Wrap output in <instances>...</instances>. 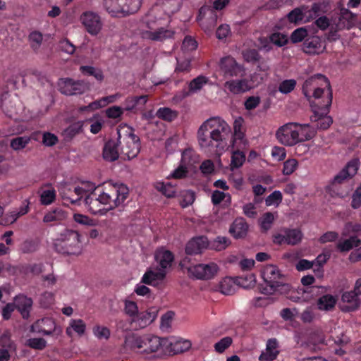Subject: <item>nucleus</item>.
Wrapping results in <instances>:
<instances>
[{"instance_id": "35", "label": "nucleus", "mask_w": 361, "mask_h": 361, "mask_svg": "<svg viewBox=\"0 0 361 361\" xmlns=\"http://www.w3.org/2000/svg\"><path fill=\"white\" fill-rule=\"evenodd\" d=\"M170 345H166L165 353L179 354L188 350L191 347V343L187 340H171Z\"/></svg>"}, {"instance_id": "46", "label": "nucleus", "mask_w": 361, "mask_h": 361, "mask_svg": "<svg viewBox=\"0 0 361 361\" xmlns=\"http://www.w3.org/2000/svg\"><path fill=\"white\" fill-rule=\"evenodd\" d=\"M287 245H295L300 243L302 238V233L300 229L298 228H285Z\"/></svg>"}, {"instance_id": "61", "label": "nucleus", "mask_w": 361, "mask_h": 361, "mask_svg": "<svg viewBox=\"0 0 361 361\" xmlns=\"http://www.w3.org/2000/svg\"><path fill=\"white\" fill-rule=\"evenodd\" d=\"M296 81L294 79L285 80L279 85V91L282 94H288L294 90Z\"/></svg>"}, {"instance_id": "24", "label": "nucleus", "mask_w": 361, "mask_h": 361, "mask_svg": "<svg viewBox=\"0 0 361 361\" xmlns=\"http://www.w3.org/2000/svg\"><path fill=\"white\" fill-rule=\"evenodd\" d=\"M224 87L231 94H240L250 90L251 86L247 79L243 78L229 80L224 83Z\"/></svg>"}, {"instance_id": "38", "label": "nucleus", "mask_w": 361, "mask_h": 361, "mask_svg": "<svg viewBox=\"0 0 361 361\" xmlns=\"http://www.w3.org/2000/svg\"><path fill=\"white\" fill-rule=\"evenodd\" d=\"M337 298L331 294H324L319 297L317 301L318 310L321 311H331L334 309Z\"/></svg>"}, {"instance_id": "33", "label": "nucleus", "mask_w": 361, "mask_h": 361, "mask_svg": "<svg viewBox=\"0 0 361 361\" xmlns=\"http://www.w3.org/2000/svg\"><path fill=\"white\" fill-rule=\"evenodd\" d=\"M166 276V271L164 269L157 271L147 270L142 277L141 283L150 286H156L158 281H163Z\"/></svg>"}, {"instance_id": "22", "label": "nucleus", "mask_w": 361, "mask_h": 361, "mask_svg": "<svg viewBox=\"0 0 361 361\" xmlns=\"http://www.w3.org/2000/svg\"><path fill=\"white\" fill-rule=\"evenodd\" d=\"M341 300L345 303L341 307V310L343 312H355L360 305L358 295L354 290L344 292L341 295Z\"/></svg>"}, {"instance_id": "43", "label": "nucleus", "mask_w": 361, "mask_h": 361, "mask_svg": "<svg viewBox=\"0 0 361 361\" xmlns=\"http://www.w3.org/2000/svg\"><path fill=\"white\" fill-rule=\"evenodd\" d=\"M42 269L43 264L42 263L25 264L18 267L20 273L25 275H28L30 274L32 275H39L42 272Z\"/></svg>"}, {"instance_id": "47", "label": "nucleus", "mask_w": 361, "mask_h": 361, "mask_svg": "<svg viewBox=\"0 0 361 361\" xmlns=\"http://www.w3.org/2000/svg\"><path fill=\"white\" fill-rule=\"evenodd\" d=\"M208 82V78L204 75L197 76L189 83V92L195 93L200 91Z\"/></svg>"}, {"instance_id": "1", "label": "nucleus", "mask_w": 361, "mask_h": 361, "mask_svg": "<svg viewBox=\"0 0 361 361\" xmlns=\"http://www.w3.org/2000/svg\"><path fill=\"white\" fill-rule=\"evenodd\" d=\"M231 134L230 126L220 117H212L204 121L197 130V141L204 153L219 157L228 147Z\"/></svg>"}, {"instance_id": "55", "label": "nucleus", "mask_w": 361, "mask_h": 361, "mask_svg": "<svg viewBox=\"0 0 361 361\" xmlns=\"http://www.w3.org/2000/svg\"><path fill=\"white\" fill-rule=\"evenodd\" d=\"M89 121L91 123L90 132L93 134L98 133L102 128L104 124V119L100 117L98 114L94 115Z\"/></svg>"}, {"instance_id": "56", "label": "nucleus", "mask_w": 361, "mask_h": 361, "mask_svg": "<svg viewBox=\"0 0 361 361\" xmlns=\"http://www.w3.org/2000/svg\"><path fill=\"white\" fill-rule=\"evenodd\" d=\"M80 70L84 75H93L99 81L104 79L102 71L93 66H82L80 68Z\"/></svg>"}, {"instance_id": "23", "label": "nucleus", "mask_w": 361, "mask_h": 361, "mask_svg": "<svg viewBox=\"0 0 361 361\" xmlns=\"http://www.w3.org/2000/svg\"><path fill=\"white\" fill-rule=\"evenodd\" d=\"M154 259L160 267V269H164L166 271L172 266L174 261V255L170 250L161 247L157 248L154 253Z\"/></svg>"}, {"instance_id": "54", "label": "nucleus", "mask_w": 361, "mask_h": 361, "mask_svg": "<svg viewBox=\"0 0 361 361\" xmlns=\"http://www.w3.org/2000/svg\"><path fill=\"white\" fill-rule=\"evenodd\" d=\"M191 173H192L190 171H189L180 163L178 166L170 173L168 178L174 179H183L188 178Z\"/></svg>"}, {"instance_id": "49", "label": "nucleus", "mask_w": 361, "mask_h": 361, "mask_svg": "<svg viewBox=\"0 0 361 361\" xmlns=\"http://www.w3.org/2000/svg\"><path fill=\"white\" fill-rule=\"evenodd\" d=\"M30 142L28 136L17 137L11 140L10 146L14 151H20L25 148Z\"/></svg>"}, {"instance_id": "44", "label": "nucleus", "mask_w": 361, "mask_h": 361, "mask_svg": "<svg viewBox=\"0 0 361 361\" xmlns=\"http://www.w3.org/2000/svg\"><path fill=\"white\" fill-rule=\"evenodd\" d=\"M233 153L231 156V168L232 170L240 167L245 161V154L241 151L243 149H238L231 146Z\"/></svg>"}, {"instance_id": "5", "label": "nucleus", "mask_w": 361, "mask_h": 361, "mask_svg": "<svg viewBox=\"0 0 361 361\" xmlns=\"http://www.w3.org/2000/svg\"><path fill=\"white\" fill-rule=\"evenodd\" d=\"M331 94L330 84L323 75L317 74L306 80L302 86V92L312 102H322L326 92Z\"/></svg>"}, {"instance_id": "18", "label": "nucleus", "mask_w": 361, "mask_h": 361, "mask_svg": "<svg viewBox=\"0 0 361 361\" xmlns=\"http://www.w3.org/2000/svg\"><path fill=\"white\" fill-rule=\"evenodd\" d=\"M56 329V323L52 318L44 317L37 320L30 326V331L42 334L44 336H51Z\"/></svg>"}, {"instance_id": "48", "label": "nucleus", "mask_w": 361, "mask_h": 361, "mask_svg": "<svg viewBox=\"0 0 361 361\" xmlns=\"http://www.w3.org/2000/svg\"><path fill=\"white\" fill-rule=\"evenodd\" d=\"M274 221V216L273 213L267 212L264 213L259 219V222L262 232H267Z\"/></svg>"}, {"instance_id": "11", "label": "nucleus", "mask_w": 361, "mask_h": 361, "mask_svg": "<svg viewBox=\"0 0 361 361\" xmlns=\"http://www.w3.org/2000/svg\"><path fill=\"white\" fill-rule=\"evenodd\" d=\"M217 18V13L214 9L207 6H202L200 9L197 20L205 32H212L216 25Z\"/></svg>"}, {"instance_id": "57", "label": "nucleus", "mask_w": 361, "mask_h": 361, "mask_svg": "<svg viewBox=\"0 0 361 361\" xmlns=\"http://www.w3.org/2000/svg\"><path fill=\"white\" fill-rule=\"evenodd\" d=\"M47 341L42 338H32L26 341L25 345L32 349L42 350L47 346Z\"/></svg>"}, {"instance_id": "4", "label": "nucleus", "mask_w": 361, "mask_h": 361, "mask_svg": "<svg viewBox=\"0 0 361 361\" xmlns=\"http://www.w3.org/2000/svg\"><path fill=\"white\" fill-rule=\"evenodd\" d=\"M54 250L66 255H78L82 252L80 233L74 230L65 229L54 240Z\"/></svg>"}, {"instance_id": "12", "label": "nucleus", "mask_w": 361, "mask_h": 361, "mask_svg": "<svg viewBox=\"0 0 361 361\" xmlns=\"http://www.w3.org/2000/svg\"><path fill=\"white\" fill-rule=\"evenodd\" d=\"M80 21L87 32L92 35H97L102 29L100 16L92 11H86L80 16Z\"/></svg>"}, {"instance_id": "36", "label": "nucleus", "mask_w": 361, "mask_h": 361, "mask_svg": "<svg viewBox=\"0 0 361 361\" xmlns=\"http://www.w3.org/2000/svg\"><path fill=\"white\" fill-rule=\"evenodd\" d=\"M145 335L130 334L125 338V346L130 350H138L141 352L142 348L145 345Z\"/></svg>"}, {"instance_id": "50", "label": "nucleus", "mask_w": 361, "mask_h": 361, "mask_svg": "<svg viewBox=\"0 0 361 361\" xmlns=\"http://www.w3.org/2000/svg\"><path fill=\"white\" fill-rule=\"evenodd\" d=\"M73 219L75 223L82 226L92 227L97 224V222L95 219L79 213L74 214Z\"/></svg>"}, {"instance_id": "52", "label": "nucleus", "mask_w": 361, "mask_h": 361, "mask_svg": "<svg viewBox=\"0 0 361 361\" xmlns=\"http://www.w3.org/2000/svg\"><path fill=\"white\" fill-rule=\"evenodd\" d=\"M177 116L176 111L167 107L159 108L157 111V116L166 121H173Z\"/></svg>"}, {"instance_id": "40", "label": "nucleus", "mask_w": 361, "mask_h": 361, "mask_svg": "<svg viewBox=\"0 0 361 361\" xmlns=\"http://www.w3.org/2000/svg\"><path fill=\"white\" fill-rule=\"evenodd\" d=\"M154 187L168 198L173 197L176 195V184H173V182H156Z\"/></svg>"}, {"instance_id": "39", "label": "nucleus", "mask_w": 361, "mask_h": 361, "mask_svg": "<svg viewBox=\"0 0 361 361\" xmlns=\"http://www.w3.org/2000/svg\"><path fill=\"white\" fill-rule=\"evenodd\" d=\"M292 288L290 284L285 282V279H281L276 283L274 287L264 288L262 293L264 294L279 293L286 296L289 294Z\"/></svg>"}, {"instance_id": "27", "label": "nucleus", "mask_w": 361, "mask_h": 361, "mask_svg": "<svg viewBox=\"0 0 361 361\" xmlns=\"http://www.w3.org/2000/svg\"><path fill=\"white\" fill-rule=\"evenodd\" d=\"M208 239L204 235L193 238L186 244L185 252L188 255H197L201 253L202 251L208 246Z\"/></svg>"}, {"instance_id": "37", "label": "nucleus", "mask_w": 361, "mask_h": 361, "mask_svg": "<svg viewBox=\"0 0 361 361\" xmlns=\"http://www.w3.org/2000/svg\"><path fill=\"white\" fill-rule=\"evenodd\" d=\"M118 147H119L118 142L113 140L107 142L103 149V158L108 161H116L120 156Z\"/></svg>"}, {"instance_id": "2", "label": "nucleus", "mask_w": 361, "mask_h": 361, "mask_svg": "<svg viewBox=\"0 0 361 361\" xmlns=\"http://www.w3.org/2000/svg\"><path fill=\"white\" fill-rule=\"evenodd\" d=\"M314 136V131L309 124L287 123L276 132L277 140L285 146H293L299 142L310 140Z\"/></svg>"}, {"instance_id": "32", "label": "nucleus", "mask_w": 361, "mask_h": 361, "mask_svg": "<svg viewBox=\"0 0 361 361\" xmlns=\"http://www.w3.org/2000/svg\"><path fill=\"white\" fill-rule=\"evenodd\" d=\"M145 342L149 343V351L154 353L161 349L165 353L166 345H170L169 338H160L157 336L146 334Z\"/></svg>"}, {"instance_id": "45", "label": "nucleus", "mask_w": 361, "mask_h": 361, "mask_svg": "<svg viewBox=\"0 0 361 361\" xmlns=\"http://www.w3.org/2000/svg\"><path fill=\"white\" fill-rule=\"evenodd\" d=\"M39 192L40 202L42 205H49L56 200V192L52 188H42Z\"/></svg>"}, {"instance_id": "58", "label": "nucleus", "mask_w": 361, "mask_h": 361, "mask_svg": "<svg viewBox=\"0 0 361 361\" xmlns=\"http://www.w3.org/2000/svg\"><path fill=\"white\" fill-rule=\"evenodd\" d=\"M302 11L301 7L295 8L287 15V18L290 23L298 25L303 23Z\"/></svg>"}, {"instance_id": "51", "label": "nucleus", "mask_w": 361, "mask_h": 361, "mask_svg": "<svg viewBox=\"0 0 361 361\" xmlns=\"http://www.w3.org/2000/svg\"><path fill=\"white\" fill-rule=\"evenodd\" d=\"M39 249V241L35 239H27L20 245V250L23 253H32Z\"/></svg>"}, {"instance_id": "42", "label": "nucleus", "mask_w": 361, "mask_h": 361, "mask_svg": "<svg viewBox=\"0 0 361 361\" xmlns=\"http://www.w3.org/2000/svg\"><path fill=\"white\" fill-rule=\"evenodd\" d=\"M219 289L224 295H232L235 293V281L231 277H225L220 281Z\"/></svg>"}, {"instance_id": "7", "label": "nucleus", "mask_w": 361, "mask_h": 361, "mask_svg": "<svg viewBox=\"0 0 361 361\" xmlns=\"http://www.w3.org/2000/svg\"><path fill=\"white\" fill-rule=\"evenodd\" d=\"M106 11L113 17H124L138 11L141 0H104Z\"/></svg>"}, {"instance_id": "9", "label": "nucleus", "mask_w": 361, "mask_h": 361, "mask_svg": "<svg viewBox=\"0 0 361 361\" xmlns=\"http://www.w3.org/2000/svg\"><path fill=\"white\" fill-rule=\"evenodd\" d=\"M142 35L144 39L161 42L171 38L174 32L171 29L160 26L159 23L154 22L147 23V29L144 30Z\"/></svg>"}, {"instance_id": "28", "label": "nucleus", "mask_w": 361, "mask_h": 361, "mask_svg": "<svg viewBox=\"0 0 361 361\" xmlns=\"http://www.w3.org/2000/svg\"><path fill=\"white\" fill-rule=\"evenodd\" d=\"M147 95L128 97L124 102V109L128 111L137 112L144 109L147 102Z\"/></svg>"}, {"instance_id": "31", "label": "nucleus", "mask_w": 361, "mask_h": 361, "mask_svg": "<svg viewBox=\"0 0 361 361\" xmlns=\"http://www.w3.org/2000/svg\"><path fill=\"white\" fill-rule=\"evenodd\" d=\"M156 317L157 314L154 312H141L131 319V323L135 324V329H143L150 324Z\"/></svg>"}, {"instance_id": "59", "label": "nucleus", "mask_w": 361, "mask_h": 361, "mask_svg": "<svg viewBox=\"0 0 361 361\" xmlns=\"http://www.w3.org/2000/svg\"><path fill=\"white\" fill-rule=\"evenodd\" d=\"M231 243V240L224 236L216 237L212 243V247L217 251L225 250Z\"/></svg>"}, {"instance_id": "26", "label": "nucleus", "mask_w": 361, "mask_h": 361, "mask_svg": "<svg viewBox=\"0 0 361 361\" xmlns=\"http://www.w3.org/2000/svg\"><path fill=\"white\" fill-rule=\"evenodd\" d=\"M360 167L358 159H353L348 161L345 166L334 177V180H345L353 178Z\"/></svg>"}, {"instance_id": "29", "label": "nucleus", "mask_w": 361, "mask_h": 361, "mask_svg": "<svg viewBox=\"0 0 361 361\" xmlns=\"http://www.w3.org/2000/svg\"><path fill=\"white\" fill-rule=\"evenodd\" d=\"M32 300L24 295H19L15 298V306L23 319H28L32 306Z\"/></svg>"}, {"instance_id": "17", "label": "nucleus", "mask_w": 361, "mask_h": 361, "mask_svg": "<svg viewBox=\"0 0 361 361\" xmlns=\"http://www.w3.org/2000/svg\"><path fill=\"white\" fill-rule=\"evenodd\" d=\"M244 119L239 116L236 118L233 123V135L231 146L238 149H245L247 145V141L245 138L243 131Z\"/></svg>"}, {"instance_id": "34", "label": "nucleus", "mask_w": 361, "mask_h": 361, "mask_svg": "<svg viewBox=\"0 0 361 361\" xmlns=\"http://www.w3.org/2000/svg\"><path fill=\"white\" fill-rule=\"evenodd\" d=\"M279 353L276 339L271 338L267 343L266 351L261 353L259 360L260 361H273L277 357Z\"/></svg>"}, {"instance_id": "19", "label": "nucleus", "mask_w": 361, "mask_h": 361, "mask_svg": "<svg viewBox=\"0 0 361 361\" xmlns=\"http://www.w3.org/2000/svg\"><path fill=\"white\" fill-rule=\"evenodd\" d=\"M262 276L266 283L265 288H273L281 279H285L279 268L273 264L267 265L262 271Z\"/></svg>"}, {"instance_id": "63", "label": "nucleus", "mask_w": 361, "mask_h": 361, "mask_svg": "<svg viewBox=\"0 0 361 361\" xmlns=\"http://www.w3.org/2000/svg\"><path fill=\"white\" fill-rule=\"evenodd\" d=\"M124 311L126 314L130 316L132 318L135 317L138 313V307L135 302L126 300L125 302Z\"/></svg>"}, {"instance_id": "21", "label": "nucleus", "mask_w": 361, "mask_h": 361, "mask_svg": "<svg viewBox=\"0 0 361 361\" xmlns=\"http://www.w3.org/2000/svg\"><path fill=\"white\" fill-rule=\"evenodd\" d=\"M200 159L199 154L193 149H185L181 154L180 163L192 173L197 171Z\"/></svg>"}, {"instance_id": "25", "label": "nucleus", "mask_w": 361, "mask_h": 361, "mask_svg": "<svg viewBox=\"0 0 361 361\" xmlns=\"http://www.w3.org/2000/svg\"><path fill=\"white\" fill-rule=\"evenodd\" d=\"M97 188H95L94 191L87 195L84 202L91 213L94 214H104L107 209L104 208L101 202L97 198Z\"/></svg>"}, {"instance_id": "62", "label": "nucleus", "mask_w": 361, "mask_h": 361, "mask_svg": "<svg viewBox=\"0 0 361 361\" xmlns=\"http://www.w3.org/2000/svg\"><path fill=\"white\" fill-rule=\"evenodd\" d=\"M199 169L204 176L213 174L215 171L214 164L210 159H207L202 161L200 165Z\"/></svg>"}, {"instance_id": "41", "label": "nucleus", "mask_w": 361, "mask_h": 361, "mask_svg": "<svg viewBox=\"0 0 361 361\" xmlns=\"http://www.w3.org/2000/svg\"><path fill=\"white\" fill-rule=\"evenodd\" d=\"M159 5L167 15H171L179 10L181 0H159Z\"/></svg>"}, {"instance_id": "10", "label": "nucleus", "mask_w": 361, "mask_h": 361, "mask_svg": "<svg viewBox=\"0 0 361 361\" xmlns=\"http://www.w3.org/2000/svg\"><path fill=\"white\" fill-rule=\"evenodd\" d=\"M219 271L218 265L214 262L198 264L188 268V272L197 279L209 280L213 279Z\"/></svg>"}, {"instance_id": "3", "label": "nucleus", "mask_w": 361, "mask_h": 361, "mask_svg": "<svg viewBox=\"0 0 361 361\" xmlns=\"http://www.w3.org/2000/svg\"><path fill=\"white\" fill-rule=\"evenodd\" d=\"M118 145L120 157L123 159H132L140 152V139L134 134L133 130L128 126H121L118 130Z\"/></svg>"}, {"instance_id": "20", "label": "nucleus", "mask_w": 361, "mask_h": 361, "mask_svg": "<svg viewBox=\"0 0 361 361\" xmlns=\"http://www.w3.org/2000/svg\"><path fill=\"white\" fill-rule=\"evenodd\" d=\"M357 16L352 13L349 9L341 8L340 9L337 20H335V24L338 30H349L353 27L356 23Z\"/></svg>"}, {"instance_id": "15", "label": "nucleus", "mask_w": 361, "mask_h": 361, "mask_svg": "<svg viewBox=\"0 0 361 361\" xmlns=\"http://www.w3.org/2000/svg\"><path fill=\"white\" fill-rule=\"evenodd\" d=\"M329 0H322L314 3L310 8L307 6H302L303 23H310L319 16V13H324L327 11Z\"/></svg>"}, {"instance_id": "30", "label": "nucleus", "mask_w": 361, "mask_h": 361, "mask_svg": "<svg viewBox=\"0 0 361 361\" xmlns=\"http://www.w3.org/2000/svg\"><path fill=\"white\" fill-rule=\"evenodd\" d=\"M247 231L248 225L245 219L242 217L236 218L229 228V233L236 239L245 237Z\"/></svg>"}, {"instance_id": "53", "label": "nucleus", "mask_w": 361, "mask_h": 361, "mask_svg": "<svg viewBox=\"0 0 361 361\" xmlns=\"http://www.w3.org/2000/svg\"><path fill=\"white\" fill-rule=\"evenodd\" d=\"M308 28L310 27H302L295 30L290 35V40L293 43H298L302 40H305V38L308 35Z\"/></svg>"}, {"instance_id": "8", "label": "nucleus", "mask_w": 361, "mask_h": 361, "mask_svg": "<svg viewBox=\"0 0 361 361\" xmlns=\"http://www.w3.org/2000/svg\"><path fill=\"white\" fill-rule=\"evenodd\" d=\"M331 102L332 94L329 91L326 92V97L322 102H312V108L314 111L312 121L317 122V126L320 129L325 130L332 123L331 118L327 116Z\"/></svg>"}, {"instance_id": "14", "label": "nucleus", "mask_w": 361, "mask_h": 361, "mask_svg": "<svg viewBox=\"0 0 361 361\" xmlns=\"http://www.w3.org/2000/svg\"><path fill=\"white\" fill-rule=\"evenodd\" d=\"M220 69L226 77L243 76L245 70L243 66L240 65L231 56L222 58L220 61Z\"/></svg>"}, {"instance_id": "13", "label": "nucleus", "mask_w": 361, "mask_h": 361, "mask_svg": "<svg viewBox=\"0 0 361 361\" xmlns=\"http://www.w3.org/2000/svg\"><path fill=\"white\" fill-rule=\"evenodd\" d=\"M89 87L83 81H75L70 78H66L59 82V89L62 94L66 95H75L84 93Z\"/></svg>"}, {"instance_id": "60", "label": "nucleus", "mask_w": 361, "mask_h": 361, "mask_svg": "<svg viewBox=\"0 0 361 361\" xmlns=\"http://www.w3.org/2000/svg\"><path fill=\"white\" fill-rule=\"evenodd\" d=\"M125 109L119 106H113L105 110V114L110 119H120Z\"/></svg>"}, {"instance_id": "6", "label": "nucleus", "mask_w": 361, "mask_h": 361, "mask_svg": "<svg viewBox=\"0 0 361 361\" xmlns=\"http://www.w3.org/2000/svg\"><path fill=\"white\" fill-rule=\"evenodd\" d=\"M129 188L122 182H116L111 185L109 192H102L98 194V199L103 206L109 205L108 209H113L122 203L128 197Z\"/></svg>"}, {"instance_id": "16", "label": "nucleus", "mask_w": 361, "mask_h": 361, "mask_svg": "<svg viewBox=\"0 0 361 361\" xmlns=\"http://www.w3.org/2000/svg\"><path fill=\"white\" fill-rule=\"evenodd\" d=\"M325 49V41L317 35L306 38L302 44L303 51L311 55L322 54Z\"/></svg>"}, {"instance_id": "64", "label": "nucleus", "mask_w": 361, "mask_h": 361, "mask_svg": "<svg viewBox=\"0 0 361 361\" xmlns=\"http://www.w3.org/2000/svg\"><path fill=\"white\" fill-rule=\"evenodd\" d=\"M69 325L79 336L84 334L86 329V325L85 322L80 319H71Z\"/></svg>"}]
</instances>
